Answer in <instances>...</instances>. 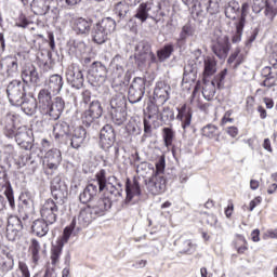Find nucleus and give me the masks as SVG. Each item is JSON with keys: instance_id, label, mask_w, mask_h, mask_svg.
Here are the masks:
<instances>
[{"instance_id": "43", "label": "nucleus", "mask_w": 277, "mask_h": 277, "mask_svg": "<svg viewBox=\"0 0 277 277\" xmlns=\"http://www.w3.org/2000/svg\"><path fill=\"white\" fill-rule=\"evenodd\" d=\"M111 120L117 127L122 126L123 122H127V109L126 110H109Z\"/></svg>"}, {"instance_id": "45", "label": "nucleus", "mask_w": 277, "mask_h": 277, "mask_svg": "<svg viewBox=\"0 0 277 277\" xmlns=\"http://www.w3.org/2000/svg\"><path fill=\"white\" fill-rule=\"evenodd\" d=\"M148 12H150V8H148V4L142 3L136 9L134 18H137L138 21H141V23H146V21H148Z\"/></svg>"}, {"instance_id": "33", "label": "nucleus", "mask_w": 277, "mask_h": 277, "mask_svg": "<svg viewBox=\"0 0 277 277\" xmlns=\"http://www.w3.org/2000/svg\"><path fill=\"white\" fill-rule=\"evenodd\" d=\"M29 96V98L24 97L22 100L19 107L22 108V111L26 114V116H34V114H36V109H38V102H36V98L34 96Z\"/></svg>"}, {"instance_id": "6", "label": "nucleus", "mask_w": 277, "mask_h": 277, "mask_svg": "<svg viewBox=\"0 0 277 277\" xmlns=\"http://www.w3.org/2000/svg\"><path fill=\"white\" fill-rule=\"evenodd\" d=\"M62 207H64V199H48L40 210L41 220L50 225L55 224L57 216L62 215Z\"/></svg>"}, {"instance_id": "51", "label": "nucleus", "mask_w": 277, "mask_h": 277, "mask_svg": "<svg viewBox=\"0 0 277 277\" xmlns=\"http://www.w3.org/2000/svg\"><path fill=\"white\" fill-rule=\"evenodd\" d=\"M201 135L203 137H209V140H213V137H217V127L213 124H207L201 129Z\"/></svg>"}, {"instance_id": "3", "label": "nucleus", "mask_w": 277, "mask_h": 277, "mask_svg": "<svg viewBox=\"0 0 277 277\" xmlns=\"http://www.w3.org/2000/svg\"><path fill=\"white\" fill-rule=\"evenodd\" d=\"M166 170V158H160L156 163V170L154 174L145 180V185L147 190L151 196H159L166 192V177L163 176V171Z\"/></svg>"}, {"instance_id": "49", "label": "nucleus", "mask_w": 277, "mask_h": 277, "mask_svg": "<svg viewBox=\"0 0 277 277\" xmlns=\"http://www.w3.org/2000/svg\"><path fill=\"white\" fill-rule=\"evenodd\" d=\"M89 110L93 116L101 118L103 116V104H101V101L98 100H92V102L89 104Z\"/></svg>"}, {"instance_id": "58", "label": "nucleus", "mask_w": 277, "mask_h": 277, "mask_svg": "<svg viewBox=\"0 0 277 277\" xmlns=\"http://www.w3.org/2000/svg\"><path fill=\"white\" fill-rule=\"evenodd\" d=\"M227 72H228V69H223L219 75L214 77V81H216V85L219 88L222 85L224 79H226Z\"/></svg>"}, {"instance_id": "5", "label": "nucleus", "mask_w": 277, "mask_h": 277, "mask_svg": "<svg viewBox=\"0 0 277 277\" xmlns=\"http://www.w3.org/2000/svg\"><path fill=\"white\" fill-rule=\"evenodd\" d=\"M113 31H116V21L111 17H105L93 27V42L96 44H105V42H107V36L113 34Z\"/></svg>"}, {"instance_id": "14", "label": "nucleus", "mask_w": 277, "mask_h": 277, "mask_svg": "<svg viewBox=\"0 0 277 277\" xmlns=\"http://www.w3.org/2000/svg\"><path fill=\"white\" fill-rule=\"evenodd\" d=\"M172 88L170 84L159 81L156 83L155 90H154V101L156 105H166L168 101H170V92Z\"/></svg>"}, {"instance_id": "30", "label": "nucleus", "mask_w": 277, "mask_h": 277, "mask_svg": "<svg viewBox=\"0 0 277 277\" xmlns=\"http://www.w3.org/2000/svg\"><path fill=\"white\" fill-rule=\"evenodd\" d=\"M126 202H131L135 196H142V187L137 179L127 180L126 182Z\"/></svg>"}, {"instance_id": "48", "label": "nucleus", "mask_w": 277, "mask_h": 277, "mask_svg": "<svg viewBox=\"0 0 277 277\" xmlns=\"http://www.w3.org/2000/svg\"><path fill=\"white\" fill-rule=\"evenodd\" d=\"M239 2L237 1H230L227 6H225V16L227 18H232V21H235L237 18L236 14L239 12Z\"/></svg>"}, {"instance_id": "2", "label": "nucleus", "mask_w": 277, "mask_h": 277, "mask_svg": "<svg viewBox=\"0 0 277 277\" xmlns=\"http://www.w3.org/2000/svg\"><path fill=\"white\" fill-rule=\"evenodd\" d=\"M39 110L42 116H49L50 120H60L66 103L62 97H55L52 102L51 92L48 90H40L38 94Z\"/></svg>"}, {"instance_id": "13", "label": "nucleus", "mask_w": 277, "mask_h": 277, "mask_svg": "<svg viewBox=\"0 0 277 277\" xmlns=\"http://www.w3.org/2000/svg\"><path fill=\"white\" fill-rule=\"evenodd\" d=\"M107 72V67L98 61L93 62L88 69L89 79L95 83H105Z\"/></svg>"}, {"instance_id": "62", "label": "nucleus", "mask_w": 277, "mask_h": 277, "mask_svg": "<svg viewBox=\"0 0 277 277\" xmlns=\"http://www.w3.org/2000/svg\"><path fill=\"white\" fill-rule=\"evenodd\" d=\"M94 197L90 196L87 192H82L79 196L80 202H82V205H88V202L92 201Z\"/></svg>"}, {"instance_id": "31", "label": "nucleus", "mask_w": 277, "mask_h": 277, "mask_svg": "<svg viewBox=\"0 0 277 277\" xmlns=\"http://www.w3.org/2000/svg\"><path fill=\"white\" fill-rule=\"evenodd\" d=\"M196 35V26L192 25V23H186L179 35V38L176 39V42L179 47H183L187 43V38H192Z\"/></svg>"}, {"instance_id": "9", "label": "nucleus", "mask_w": 277, "mask_h": 277, "mask_svg": "<svg viewBox=\"0 0 277 277\" xmlns=\"http://www.w3.org/2000/svg\"><path fill=\"white\" fill-rule=\"evenodd\" d=\"M68 239H70V228H65L62 237L57 238L55 243H52L50 261L53 267H57V265H60V259H62V252L64 250V246L68 243Z\"/></svg>"}, {"instance_id": "37", "label": "nucleus", "mask_w": 277, "mask_h": 277, "mask_svg": "<svg viewBox=\"0 0 277 277\" xmlns=\"http://www.w3.org/2000/svg\"><path fill=\"white\" fill-rule=\"evenodd\" d=\"M127 110V97L120 94H116L110 100V111H122Z\"/></svg>"}, {"instance_id": "16", "label": "nucleus", "mask_w": 277, "mask_h": 277, "mask_svg": "<svg viewBox=\"0 0 277 277\" xmlns=\"http://www.w3.org/2000/svg\"><path fill=\"white\" fill-rule=\"evenodd\" d=\"M5 187V196L9 202L10 209L14 211L16 209V201L14 200V192L10 187V182L8 181V173L3 167H0V192Z\"/></svg>"}, {"instance_id": "17", "label": "nucleus", "mask_w": 277, "mask_h": 277, "mask_svg": "<svg viewBox=\"0 0 277 277\" xmlns=\"http://www.w3.org/2000/svg\"><path fill=\"white\" fill-rule=\"evenodd\" d=\"M23 221L18 216H10L6 225V239L9 241H16L18 234L23 230Z\"/></svg>"}, {"instance_id": "52", "label": "nucleus", "mask_w": 277, "mask_h": 277, "mask_svg": "<svg viewBox=\"0 0 277 277\" xmlns=\"http://www.w3.org/2000/svg\"><path fill=\"white\" fill-rule=\"evenodd\" d=\"M115 13L119 18H124L127 14L129 13V4L127 2H118L115 6Z\"/></svg>"}, {"instance_id": "47", "label": "nucleus", "mask_w": 277, "mask_h": 277, "mask_svg": "<svg viewBox=\"0 0 277 277\" xmlns=\"http://www.w3.org/2000/svg\"><path fill=\"white\" fill-rule=\"evenodd\" d=\"M16 157V150L14 146L11 144L4 145L2 147V161L3 163H8V161H12Z\"/></svg>"}, {"instance_id": "55", "label": "nucleus", "mask_w": 277, "mask_h": 277, "mask_svg": "<svg viewBox=\"0 0 277 277\" xmlns=\"http://www.w3.org/2000/svg\"><path fill=\"white\" fill-rule=\"evenodd\" d=\"M263 77H266V79L263 81L262 85L264 88H271L272 83H269V79H274V76H272V67L266 66L262 69Z\"/></svg>"}, {"instance_id": "56", "label": "nucleus", "mask_w": 277, "mask_h": 277, "mask_svg": "<svg viewBox=\"0 0 277 277\" xmlns=\"http://www.w3.org/2000/svg\"><path fill=\"white\" fill-rule=\"evenodd\" d=\"M272 3H276V2H268V1L263 2V5H265L266 16H276L277 8H274Z\"/></svg>"}, {"instance_id": "18", "label": "nucleus", "mask_w": 277, "mask_h": 277, "mask_svg": "<svg viewBox=\"0 0 277 277\" xmlns=\"http://www.w3.org/2000/svg\"><path fill=\"white\" fill-rule=\"evenodd\" d=\"M116 142V132L114 131V127L111 124H106L102 128L100 132V144L104 150H108L114 146Z\"/></svg>"}, {"instance_id": "10", "label": "nucleus", "mask_w": 277, "mask_h": 277, "mask_svg": "<svg viewBox=\"0 0 277 277\" xmlns=\"http://www.w3.org/2000/svg\"><path fill=\"white\" fill-rule=\"evenodd\" d=\"M17 211L19 220H23V222H26V220H29L30 215H34L36 208L34 206V195H31V193L25 192L19 195Z\"/></svg>"}, {"instance_id": "38", "label": "nucleus", "mask_w": 277, "mask_h": 277, "mask_svg": "<svg viewBox=\"0 0 277 277\" xmlns=\"http://www.w3.org/2000/svg\"><path fill=\"white\" fill-rule=\"evenodd\" d=\"M217 72V62L212 56H207L203 62V77H213V74Z\"/></svg>"}, {"instance_id": "53", "label": "nucleus", "mask_w": 277, "mask_h": 277, "mask_svg": "<svg viewBox=\"0 0 277 277\" xmlns=\"http://www.w3.org/2000/svg\"><path fill=\"white\" fill-rule=\"evenodd\" d=\"M81 120L84 127H92V124H94V120H98V118L91 111L85 110L81 116Z\"/></svg>"}, {"instance_id": "46", "label": "nucleus", "mask_w": 277, "mask_h": 277, "mask_svg": "<svg viewBox=\"0 0 277 277\" xmlns=\"http://www.w3.org/2000/svg\"><path fill=\"white\" fill-rule=\"evenodd\" d=\"M227 64H234V68L241 66L243 64V54H241V50L237 48L228 57Z\"/></svg>"}, {"instance_id": "35", "label": "nucleus", "mask_w": 277, "mask_h": 277, "mask_svg": "<svg viewBox=\"0 0 277 277\" xmlns=\"http://www.w3.org/2000/svg\"><path fill=\"white\" fill-rule=\"evenodd\" d=\"M74 29L78 34H89L92 27V19H87L83 17H78L72 22Z\"/></svg>"}, {"instance_id": "32", "label": "nucleus", "mask_w": 277, "mask_h": 277, "mask_svg": "<svg viewBox=\"0 0 277 277\" xmlns=\"http://www.w3.org/2000/svg\"><path fill=\"white\" fill-rule=\"evenodd\" d=\"M176 119L182 122V129L186 131L192 127V110H187V104H183L181 108H177Z\"/></svg>"}, {"instance_id": "44", "label": "nucleus", "mask_w": 277, "mask_h": 277, "mask_svg": "<svg viewBox=\"0 0 277 277\" xmlns=\"http://www.w3.org/2000/svg\"><path fill=\"white\" fill-rule=\"evenodd\" d=\"M29 252L31 254L32 263L38 265L40 261V242L37 239H32L29 246Z\"/></svg>"}, {"instance_id": "29", "label": "nucleus", "mask_w": 277, "mask_h": 277, "mask_svg": "<svg viewBox=\"0 0 277 277\" xmlns=\"http://www.w3.org/2000/svg\"><path fill=\"white\" fill-rule=\"evenodd\" d=\"M87 137H88V131H85L83 127H77L76 129H74V132L70 138L71 148H75L76 150L81 148Z\"/></svg>"}, {"instance_id": "25", "label": "nucleus", "mask_w": 277, "mask_h": 277, "mask_svg": "<svg viewBox=\"0 0 277 277\" xmlns=\"http://www.w3.org/2000/svg\"><path fill=\"white\" fill-rule=\"evenodd\" d=\"M45 88L42 90H47L51 94H60L62 92V88H64V78L61 75L54 74L49 77L45 81Z\"/></svg>"}, {"instance_id": "41", "label": "nucleus", "mask_w": 277, "mask_h": 277, "mask_svg": "<svg viewBox=\"0 0 277 277\" xmlns=\"http://www.w3.org/2000/svg\"><path fill=\"white\" fill-rule=\"evenodd\" d=\"M30 8L37 16H44L51 9V5L47 1H32Z\"/></svg>"}, {"instance_id": "28", "label": "nucleus", "mask_w": 277, "mask_h": 277, "mask_svg": "<svg viewBox=\"0 0 277 277\" xmlns=\"http://www.w3.org/2000/svg\"><path fill=\"white\" fill-rule=\"evenodd\" d=\"M206 60L207 57L202 55V50L197 49L193 52L192 58L188 61L185 69L189 70V72H196L198 68H202V64H205Z\"/></svg>"}, {"instance_id": "40", "label": "nucleus", "mask_w": 277, "mask_h": 277, "mask_svg": "<svg viewBox=\"0 0 277 277\" xmlns=\"http://www.w3.org/2000/svg\"><path fill=\"white\" fill-rule=\"evenodd\" d=\"M3 66H6L9 77H12L18 72V61L16 58L6 57L3 62H0V70L3 69Z\"/></svg>"}, {"instance_id": "54", "label": "nucleus", "mask_w": 277, "mask_h": 277, "mask_svg": "<svg viewBox=\"0 0 277 277\" xmlns=\"http://www.w3.org/2000/svg\"><path fill=\"white\" fill-rule=\"evenodd\" d=\"M162 132H163L164 146L169 148V146L174 141V131L172 130V128H163Z\"/></svg>"}, {"instance_id": "64", "label": "nucleus", "mask_w": 277, "mask_h": 277, "mask_svg": "<svg viewBox=\"0 0 277 277\" xmlns=\"http://www.w3.org/2000/svg\"><path fill=\"white\" fill-rule=\"evenodd\" d=\"M227 133L230 137H237V135H239V129L237 127H229L227 128Z\"/></svg>"}, {"instance_id": "42", "label": "nucleus", "mask_w": 277, "mask_h": 277, "mask_svg": "<svg viewBox=\"0 0 277 277\" xmlns=\"http://www.w3.org/2000/svg\"><path fill=\"white\" fill-rule=\"evenodd\" d=\"M172 53H174V45L172 43H169L157 51V57L159 62H166V60H170Z\"/></svg>"}, {"instance_id": "63", "label": "nucleus", "mask_w": 277, "mask_h": 277, "mask_svg": "<svg viewBox=\"0 0 277 277\" xmlns=\"http://www.w3.org/2000/svg\"><path fill=\"white\" fill-rule=\"evenodd\" d=\"M81 96L82 103H84V105H90V103L92 102V92L85 90L84 92H82Z\"/></svg>"}, {"instance_id": "12", "label": "nucleus", "mask_w": 277, "mask_h": 277, "mask_svg": "<svg viewBox=\"0 0 277 277\" xmlns=\"http://www.w3.org/2000/svg\"><path fill=\"white\" fill-rule=\"evenodd\" d=\"M66 81L68 85L75 88V90H81L85 78H83V70L77 64H71L67 67L65 72Z\"/></svg>"}, {"instance_id": "60", "label": "nucleus", "mask_w": 277, "mask_h": 277, "mask_svg": "<svg viewBox=\"0 0 277 277\" xmlns=\"http://www.w3.org/2000/svg\"><path fill=\"white\" fill-rule=\"evenodd\" d=\"M19 272H22V277H31V274L29 273V267L25 262L18 263Z\"/></svg>"}, {"instance_id": "24", "label": "nucleus", "mask_w": 277, "mask_h": 277, "mask_svg": "<svg viewBox=\"0 0 277 277\" xmlns=\"http://www.w3.org/2000/svg\"><path fill=\"white\" fill-rule=\"evenodd\" d=\"M84 192L92 198L96 197L98 192H105V184L103 182V174L98 171L95 174V179L91 181L84 188Z\"/></svg>"}, {"instance_id": "19", "label": "nucleus", "mask_w": 277, "mask_h": 277, "mask_svg": "<svg viewBox=\"0 0 277 277\" xmlns=\"http://www.w3.org/2000/svg\"><path fill=\"white\" fill-rule=\"evenodd\" d=\"M212 51L219 60H226V57H228V52L230 51V41L228 40V37H220L212 45Z\"/></svg>"}, {"instance_id": "27", "label": "nucleus", "mask_w": 277, "mask_h": 277, "mask_svg": "<svg viewBox=\"0 0 277 277\" xmlns=\"http://www.w3.org/2000/svg\"><path fill=\"white\" fill-rule=\"evenodd\" d=\"M14 269V258L8 249H0V272L8 274Z\"/></svg>"}, {"instance_id": "34", "label": "nucleus", "mask_w": 277, "mask_h": 277, "mask_svg": "<svg viewBox=\"0 0 277 277\" xmlns=\"http://www.w3.org/2000/svg\"><path fill=\"white\" fill-rule=\"evenodd\" d=\"M49 226H51V224L47 223L45 220L38 219L34 221L31 229L37 237H44L49 233Z\"/></svg>"}, {"instance_id": "50", "label": "nucleus", "mask_w": 277, "mask_h": 277, "mask_svg": "<svg viewBox=\"0 0 277 277\" xmlns=\"http://www.w3.org/2000/svg\"><path fill=\"white\" fill-rule=\"evenodd\" d=\"M245 27H246V23H243V19H239L238 23H236V32L232 38V42L234 44H237V42H241V37L243 36Z\"/></svg>"}, {"instance_id": "15", "label": "nucleus", "mask_w": 277, "mask_h": 277, "mask_svg": "<svg viewBox=\"0 0 277 277\" xmlns=\"http://www.w3.org/2000/svg\"><path fill=\"white\" fill-rule=\"evenodd\" d=\"M13 137H15L16 144L24 148V150H31L34 138L31 137V131L27 130V127H21L15 132Z\"/></svg>"}, {"instance_id": "26", "label": "nucleus", "mask_w": 277, "mask_h": 277, "mask_svg": "<svg viewBox=\"0 0 277 277\" xmlns=\"http://www.w3.org/2000/svg\"><path fill=\"white\" fill-rule=\"evenodd\" d=\"M22 83H26V85H29V83H39L40 75L38 74V69L36 68V66L31 64L24 66L22 70Z\"/></svg>"}, {"instance_id": "8", "label": "nucleus", "mask_w": 277, "mask_h": 277, "mask_svg": "<svg viewBox=\"0 0 277 277\" xmlns=\"http://www.w3.org/2000/svg\"><path fill=\"white\" fill-rule=\"evenodd\" d=\"M134 57L140 64H157V56L153 53V48L148 41H140L134 49Z\"/></svg>"}, {"instance_id": "23", "label": "nucleus", "mask_w": 277, "mask_h": 277, "mask_svg": "<svg viewBox=\"0 0 277 277\" xmlns=\"http://www.w3.org/2000/svg\"><path fill=\"white\" fill-rule=\"evenodd\" d=\"M66 183L62 181V176H55L51 182V194L54 200H64L66 198Z\"/></svg>"}, {"instance_id": "36", "label": "nucleus", "mask_w": 277, "mask_h": 277, "mask_svg": "<svg viewBox=\"0 0 277 277\" xmlns=\"http://www.w3.org/2000/svg\"><path fill=\"white\" fill-rule=\"evenodd\" d=\"M70 133V126L66 121H58L53 127V135L55 140H62Z\"/></svg>"}, {"instance_id": "61", "label": "nucleus", "mask_w": 277, "mask_h": 277, "mask_svg": "<svg viewBox=\"0 0 277 277\" xmlns=\"http://www.w3.org/2000/svg\"><path fill=\"white\" fill-rule=\"evenodd\" d=\"M16 26L25 29L29 26V21L27 19V17L25 15H21L18 21L16 22Z\"/></svg>"}, {"instance_id": "21", "label": "nucleus", "mask_w": 277, "mask_h": 277, "mask_svg": "<svg viewBox=\"0 0 277 277\" xmlns=\"http://www.w3.org/2000/svg\"><path fill=\"white\" fill-rule=\"evenodd\" d=\"M126 65H127V62L124 61V57H122L120 54H117L116 56H114L109 65L111 79L114 80L121 79V77L124 75Z\"/></svg>"}, {"instance_id": "59", "label": "nucleus", "mask_w": 277, "mask_h": 277, "mask_svg": "<svg viewBox=\"0 0 277 277\" xmlns=\"http://www.w3.org/2000/svg\"><path fill=\"white\" fill-rule=\"evenodd\" d=\"M192 248H194V245L192 243V240H185L182 245L181 253L182 254H189V252H192Z\"/></svg>"}, {"instance_id": "1", "label": "nucleus", "mask_w": 277, "mask_h": 277, "mask_svg": "<svg viewBox=\"0 0 277 277\" xmlns=\"http://www.w3.org/2000/svg\"><path fill=\"white\" fill-rule=\"evenodd\" d=\"M109 209H111V200H109V198H101L95 206H88L84 209H81L78 217H75L70 226L65 228H69L70 235H72V230H83V228L90 226L91 222H94L95 217L103 215V213L109 211Z\"/></svg>"}, {"instance_id": "20", "label": "nucleus", "mask_w": 277, "mask_h": 277, "mask_svg": "<svg viewBox=\"0 0 277 277\" xmlns=\"http://www.w3.org/2000/svg\"><path fill=\"white\" fill-rule=\"evenodd\" d=\"M44 163L48 170L55 172L60 168V163H62V151L57 148L48 150L44 156Z\"/></svg>"}, {"instance_id": "39", "label": "nucleus", "mask_w": 277, "mask_h": 277, "mask_svg": "<svg viewBox=\"0 0 277 277\" xmlns=\"http://www.w3.org/2000/svg\"><path fill=\"white\" fill-rule=\"evenodd\" d=\"M215 85H217L215 79L211 82H207V80L203 79L202 96L206 101H213V96H215Z\"/></svg>"}, {"instance_id": "7", "label": "nucleus", "mask_w": 277, "mask_h": 277, "mask_svg": "<svg viewBox=\"0 0 277 277\" xmlns=\"http://www.w3.org/2000/svg\"><path fill=\"white\" fill-rule=\"evenodd\" d=\"M100 174H103V183H104V189H106L107 194H109V197H104L108 198L110 200L118 201L120 198H122V182L120 180L116 179V176H109L107 179V171L105 169L100 170Z\"/></svg>"}, {"instance_id": "11", "label": "nucleus", "mask_w": 277, "mask_h": 277, "mask_svg": "<svg viewBox=\"0 0 277 277\" xmlns=\"http://www.w3.org/2000/svg\"><path fill=\"white\" fill-rule=\"evenodd\" d=\"M144 94H146V79L142 77L134 78L128 91V101L135 105L144 98Z\"/></svg>"}, {"instance_id": "4", "label": "nucleus", "mask_w": 277, "mask_h": 277, "mask_svg": "<svg viewBox=\"0 0 277 277\" xmlns=\"http://www.w3.org/2000/svg\"><path fill=\"white\" fill-rule=\"evenodd\" d=\"M6 94L9 103L14 107H21L26 94L31 96V93H29V84L22 82L21 80L11 81L6 87Z\"/></svg>"}, {"instance_id": "22", "label": "nucleus", "mask_w": 277, "mask_h": 277, "mask_svg": "<svg viewBox=\"0 0 277 277\" xmlns=\"http://www.w3.org/2000/svg\"><path fill=\"white\" fill-rule=\"evenodd\" d=\"M16 115L8 113L0 119V127L6 137H14L16 131Z\"/></svg>"}, {"instance_id": "57", "label": "nucleus", "mask_w": 277, "mask_h": 277, "mask_svg": "<svg viewBox=\"0 0 277 277\" xmlns=\"http://www.w3.org/2000/svg\"><path fill=\"white\" fill-rule=\"evenodd\" d=\"M148 170H153V172L155 173V170L153 169L151 164L148 162H141L138 166H136L137 174H146Z\"/></svg>"}]
</instances>
